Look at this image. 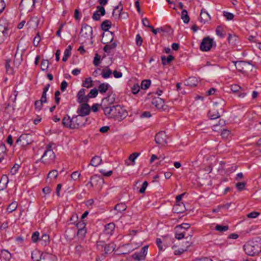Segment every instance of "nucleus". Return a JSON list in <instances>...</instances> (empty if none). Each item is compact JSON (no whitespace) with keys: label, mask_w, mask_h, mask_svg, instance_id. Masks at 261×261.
Masks as SVG:
<instances>
[{"label":"nucleus","mask_w":261,"mask_h":261,"mask_svg":"<svg viewBox=\"0 0 261 261\" xmlns=\"http://www.w3.org/2000/svg\"><path fill=\"white\" fill-rule=\"evenodd\" d=\"M80 176V173H79L78 171H74L71 174V178L74 180H76L79 179Z\"/></svg>","instance_id":"nucleus-59"},{"label":"nucleus","mask_w":261,"mask_h":261,"mask_svg":"<svg viewBox=\"0 0 261 261\" xmlns=\"http://www.w3.org/2000/svg\"><path fill=\"white\" fill-rule=\"evenodd\" d=\"M228 229V226L227 225L222 226V225L217 224L215 226V230L219 231L220 232L226 231Z\"/></svg>","instance_id":"nucleus-46"},{"label":"nucleus","mask_w":261,"mask_h":261,"mask_svg":"<svg viewBox=\"0 0 261 261\" xmlns=\"http://www.w3.org/2000/svg\"><path fill=\"white\" fill-rule=\"evenodd\" d=\"M245 185L246 184L245 182H238L236 184V187L239 191H241L244 189Z\"/></svg>","instance_id":"nucleus-64"},{"label":"nucleus","mask_w":261,"mask_h":261,"mask_svg":"<svg viewBox=\"0 0 261 261\" xmlns=\"http://www.w3.org/2000/svg\"><path fill=\"white\" fill-rule=\"evenodd\" d=\"M6 147L4 144L2 143L0 146V162H1L5 158L7 154Z\"/></svg>","instance_id":"nucleus-29"},{"label":"nucleus","mask_w":261,"mask_h":261,"mask_svg":"<svg viewBox=\"0 0 261 261\" xmlns=\"http://www.w3.org/2000/svg\"><path fill=\"white\" fill-rule=\"evenodd\" d=\"M251 64L246 61H239L235 63V66L238 70L241 72H245L246 69H249Z\"/></svg>","instance_id":"nucleus-13"},{"label":"nucleus","mask_w":261,"mask_h":261,"mask_svg":"<svg viewBox=\"0 0 261 261\" xmlns=\"http://www.w3.org/2000/svg\"><path fill=\"white\" fill-rule=\"evenodd\" d=\"M58 175V171L57 170H53L48 173L47 178L56 179Z\"/></svg>","instance_id":"nucleus-45"},{"label":"nucleus","mask_w":261,"mask_h":261,"mask_svg":"<svg viewBox=\"0 0 261 261\" xmlns=\"http://www.w3.org/2000/svg\"><path fill=\"white\" fill-rule=\"evenodd\" d=\"M230 135V131L228 129H223L221 133V136L224 138H227Z\"/></svg>","instance_id":"nucleus-55"},{"label":"nucleus","mask_w":261,"mask_h":261,"mask_svg":"<svg viewBox=\"0 0 261 261\" xmlns=\"http://www.w3.org/2000/svg\"><path fill=\"white\" fill-rule=\"evenodd\" d=\"M140 153L138 152H134L131 154L128 157V160L131 161L132 165L134 166L135 165V160L139 156Z\"/></svg>","instance_id":"nucleus-38"},{"label":"nucleus","mask_w":261,"mask_h":261,"mask_svg":"<svg viewBox=\"0 0 261 261\" xmlns=\"http://www.w3.org/2000/svg\"><path fill=\"white\" fill-rule=\"evenodd\" d=\"M49 242V237L46 233H42L41 237L38 231L34 232V243H38L42 246H46Z\"/></svg>","instance_id":"nucleus-4"},{"label":"nucleus","mask_w":261,"mask_h":261,"mask_svg":"<svg viewBox=\"0 0 261 261\" xmlns=\"http://www.w3.org/2000/svg\"><path fill=\"white\" fill-rule=\"evenodd\" d=\"M106 13L105 8L102 6H97V10L94 13L92 16V19L94 20H99L100 19V16H103Z\"/></svg>","instance_id":"nucleus-14"},{"label":"nucleus","mask_w":261,"mask_h":261,"mask_svg":"<svg viewBox=\"0 0 261 261\" xmlns=\"http://www.w3.org/2000/svg\"><path fill=\"white\" fill-rule=\"evenodd\" d=\"M174 59V57L172 55H169L167 57L164 56L161 57V60L163 65L169 64Z\"/></svg>","instance_id":"nucleus-27"},{"label":"nucleus","mask_w":261,"mask_h":261,"mask_svg":"<svg viewBox=\"0 0 261 261\" xmlns=\"http://www.w3.org/2000/svg\"><path fill=\"white\" fill-rule=\"evenodd\" d=\"M245 253L250 256H254L261 252V239L256 238L244 245Z\"/></svg>","instance_id":"nucleus-2"},{"label":"nucleus","mask_w":261,"mask_h":261,"mask_svg":"<svg viewBox=\"0 0 261 261\" xmlns=\"http://www.w3.org/2000/svg\"><path fill=\"white\" fill-rule=\"evenodd\" d=\"M225 121L223 119H220L218 123L213 125L212 129L215 132H219L222 129V127L225 125Z\"/></svg>","instance_id":"nucleus-20"},{"label":"nucleus","mask_w":261,"mask_h":261,"mask_svg":"<svg viewBox=\"0 0 261 261\" xmlns=\"http://www.w3.org/2000/svg\"><path fill=\"white\" fill-rule=\"evenodd\" d=\"M109 87L110 85L108 84L102 83L99 85L98 91H99L100 93H105L108 90Z\"/></svg>","instance_id":"nucleus-35"},{"label":"nucleus","mask_w":261,"mask_h":261,"mask_svg":"<svg viewBox=\"0 0 261 261\" xmlns=\"http://www.w3.org/2000/svg\"><path fill=\"white\" fill-rule=\"evenodd\" d=\"M123 10V7L121 4L117 6L113 10V16L115 19H120L121 18V11Z\"/></svg>","instance_id":"nucleus-18"},{"label":"nucleus","mask_w":261,"mask_h":261,"mask_svg":"<svg viewBox=\"0 0 261 261\" xmlns=\"http://www.w3.org/2000/svg\"><path fill=\"white\" fill-rule=\"evenodd\" d=\"M132 261H141L145 259L138 252H136L132 255Z\"/></svg>","instance_id":"nucleus-41"},{"label":"nucleus","mask_w":261,"mask_h":261,"mask_svg":"<svg viewBox=\"0 0 261 261\" xmlns=\"http://www.w3.org/2000/svg\"><path fill=\"white\" fill-rule=\"evenodd\" d=\"M126 209V206L123 203H118L114 207V210L119 213H121L122 212L125 211Z\"/></svg>","instance_id":"nucleus-36"},{"label":"nucleus","mask_w":261,"mask_h":261,"mask_svg":"<svg viewBox=\"0 0 261 261\" xmlns=\"http://www.w3.org/2000/svg\"><path fill=\"white\" fill-rule=\"evenodd\" d=\"M72 47L71 45H69L64 51V56L62 58V61L65 62L67 61L68 57L71 55V51Z\"/></svg>","instance_id":"nucleus-33"},{"label":"nucleus","mask_w":261,"mask_h":261,"mask_svg":"<svg viewBox=\"0 0 261 261\" xmlns=\"http://www.w3.org/2000/svg\"><path fill=\"white\" fill-rule=\"evenodd\" d=\"M213 40L210 37L204 38L200 44V48L202 51H207L210 50L213 45Z\"/></svg>","instance_id":"nucleus-9"},{"label":"nucleus","mask_w":261,"mask_h":261,"mask_svg":"<svg viewBox=\"0 0 261 261\" xmlns=\"http://www.w3.org/2000/svg\"><path fill=\"white\" fill-rule=\"evenodd\" d=\"M17 94H18V92L16 91V90H14L13 92V93L10 96V97H9V101L10 103H11V102L12 103H14V102H15Z\"/></svg>","instance_id":"nucleus-50"},{"label":"nucleus","mask_w":261,"mask_h":261,"mask_svg":"<svg viewBox=\"0 0 261 261\" xmlns=\"http://www.w3.org/2000/svg\"><path fill=\"white\" fill-rule=\"evenodd\" d=\"M112 23L109 20L103 21L101 25V29L105 31H108L111 27Z\"/></svg>","instance_id":"nucleus-30"},{"label":"nucleus","mask_w":261,"mask_h":261,"mask_svg":"<svg viewBox=\"0 0 261 261\" xmlns=\"http://www.w3.org/2000/svg\"><path fill=\"white\" fill-rule=\"evenodd\" d=\"M114 249H115V246L113 244H110L108 245H106L105 247V252L107 253L113 251Z\"/></svg>","instance_id":"nucleus-48"},{"label":"nucleus","mask_w":261,"mask_h":261,"mask_svg":"<svg viewBox=\"0 0 261 261\" xmlns=\"http://www.w3.org/2000/svg\"><path fill=\"white\" fill-rule=\"evenodd\" d=\"M85 89H81L77 94V100L79 103H87L89 101V97L85 95Z\"/></svg>","instance_id":"nucleus-12"},{"label":"nucleus","mask_w":261,"mask_h":261,"mask_svg":"<svg viewBox=\"0 0 261 261\" xmlns=\"http://www.w3.org/2000/svg\"><path fill=\"white\" fill-rule=\"evenodd\" d=\"M198 81L195 77H190L185 82V85L190 87H195L197 86Z\"/></svg>","instance_id":"nucleus-23"},{"label":"nucleus","mask_w":261,"mask_h":261,"mask_svg":"<svg viewBox=\"0 0 261 261\" xmlns=\"http://www.w3.org/2000/svg\"><path fill=\"white\" fill-rule=\"evenodd\" d=\"M92 80L91 77L87 78L83 83V86L90 88L93 86Z\"/></svg>","instance_id":"nucleus-44"},{"label":"nucleus","mask_w":261,"mask_h":261,"mask_svg":"<svg viewBox=\"0 0 261 261\" xmlns=\"http://www.w3.org/2000/svg\"><path fill=\"white\" fill-rule=\"evenodd\" d=\"M114 39V33L108 31L106 34L105 33L102 35V43L107 44L109 42H111Z\"/></svg>","instance_id":"nucleus-15"},{"label":"nucleus","mask_w":261,"mask_h":261,"mask_svg":"<svg viewBox=\"0 0 261 261\" xmlns=\"http://www.w3.org/2000/svg\"><path fill=\"white\" fill-rule=\"evenodd\" d=\"M260 215V213L259 212H251L247 215V217L249 218H257L259 215Z\"/></svg>","instance_id":"nucleus-57"},{"label":"nucleus","mask_w":261,"mask_h":261,"mask_svg":"<svg viewBox=\"0 0 261 261\" xmlns=\"http://www.w3.org/2000/svg\"><path fill=\"white\" fill-rule=\"evenodd\" d=\"M237 40V37L235 35L229 34L228 41L229 44L234 45Z\"/></svg>","instance_id":"nucleus-43"},{"label":"nucleus","mask_w":261,"mask_h":261,"mask_svg":"<svg viewBox=\"0 0 261 261\" xmlns=\"http://www.w3.org/2000/svg\"><path fill=\"white\" fill-rule=\"evenodd\" d=\"M94 182H99L101 184L103 183L104 181L99 176L97 175H94L91 177V181L88 182V185H89L91 187H93L94 186Z\"/></svg>","instance_id":"nucleus-22"},{"label":"nucleus","mask_w":261,"mask_h":261,"mask_svg":"<svg viewBox=\"0 0 261 261\" xmlns=\"http://www.w3.org/2000/svg\"><path fill=\"white\" fill-rule=\"evenodd\" d=\"M112 74V70L108 67L102 69L101 72H100V74L101 75L102 77L104 79H108L110 77Z\"/></svg>","instance_id":"nucleus-25"},{"label":"nucleus","mask_w":261,"mask_h":261,"mask_svg":"<svg viewBox=\"0 0 261 261\" xmlns=\"http://www.w3.org/2000/svg\"><path fill=\"white\" fill-rule=\"evenodd\" d=\"M148 248V246L146 245L142 248L141 251L139 252L142 256L143 257V258L145 259V256L147 253V250Z\"/></svg>","instance_id":"nucleus-53"},{"label":"nucleus","mask_w":261,"mask_h":261,"mask_svg":"<svg viewBox=\"0 0 261 261\" xmlns=\"http://www.w3.org/2000/svg\"><path fill=\"white\" fill-rule=\"evenodd\" d=\"M201 21L205 23V22L210 20V16L207 12L205 9H202L200 13Z\"/></svg>","instance_id":"nucleus-19"},{"label":"nucleus","mask_w":261,"mask_h":261,"mask_svg":"<svg viewBox=\"0 0 261 261\" xmlns=\"http://www.w3.org/2000/svg\"><path fill=\"white\" fill-rule=\"evenodd\" d=\"M216 34L221 38H224L226 34L224 33V29L221 26H218L216 30Z\"/></svg>","instance_id":"nucleus-39"},{"label":"nucleus","mask_w":261,"mask_h":261,"mask_svg":"<svg viewBox=\"0 0 261 261\" xmlns=\"http://www.w3.org/2000/svg\"><path fill=\"white\" fill-rule=\"evenodd\" d=\"M87 121L86 118L80 115L73 116L71 118V124L70 126V129L78 128L83 126Z\"/></svg>","instance_id":"nucleus-5"},{"label":"nucleus","mask_w":261,"mask_h":261,"mask_svg":"<svg viewBox=\"0 0 261 261\" xmlns=\"http://www.w3.org/2000/svg\"><path fill=\"white\" fill-rule=\"evenodd\" d=\"M152 105L158 109H162L164 105V102L162 99L159 97L153 98L151 101Z\"/></svg>","instance_id":"nucleus-17"},{"label":"nucleus","mask_w":261,"mask_h":261,"mask_svg":"<svg viewBox=\"0 0 261 261\" xmlns=\"http://www.w3.org/2000/svg\"><path fill=\"white\" fill-rule=\"evenodd\" d=\"M92 27L86 24L82 25L80 34L82 37L88 38L92 36Z\"/></svg>","instance_id":"nucleus-11"},{"label":"nucleus","mask_w":261,"mask_h":261,"mask_svg":"<svg viewBox=\"0 0 261 261\" xmlns=\"http://www.w3.org/2000/svg\"><path fill=\"white\" fill-rule=\"evenodd\" d=\"M21 61H22L21 56L20 55H18L17 53H16V54L14 56V61H13L14 65L15 67H18L21 64Z\"/></svg>","instance_id":"nucleus-32"},{"label":"nucleus","mask_w":261,"mask_h":261,"mask_svg":"<svg viewBox=\"0 0 261 261\" xmlns=\"http://www.w3.org/2000/svg\"><path fill=\"white\" fill-rule=\"evenodd\" d=\"M98 90L96 89H93L91 90L89 93L88 94V97L89 99L90 98H94L98 94Z\"/></svg>","instance_id":"nucleus-51"},{"label":"nucleus","mask_w":261,"mask_h":261,"mask_svg":"<svg viewBox=\"0 0 261 261\" xmlns=\"http://www.w3.org/2000/svg\"><path fill=\"white\" fill-rule=\"evenodd\" d=\"M86 233V229L85 228H83V227H82L81 228H79L77 234V236L80 238H83L85 234Z\"/></svg>","instance_id":"nucleus-52"},{"label":"nucleus","mask_w":261,"mask_h":261,"mask_svg":"<svg viewBox=\"0 0 261 261\" xmlns=\"http://www.w3.org/2000/svg\"><path fill=\"white\" fill-rule=\"evenodd\" d=\"M102 162V159L100 157L98 156H95L92 158L91 163L89 165V166L91 165L94 167H97L98 165H100Z\"/></svg>","instance_id":"nucleus-21"},{"label":"nucleus","mask_w":261,"mask_h":261,"mask_svg":"<svg viewBox=\"0 0 261 261\" xmlns=\"http://www.w3.org/2000/svg\"><path fill=\"white\" fill-rule=\"evenodd\" d=\"M100 56L96 54L94 57L93 60V64L95 66H97L100 64Z\"/></svg>","instance_id":"nucleus-58"},{"label":"nucleus","mask_w":261,"mask_h":261,"mask_svg":"<svg viewBox=\"0 0 261 261\" xmlns=\"http://www.w3.org/2000/svg\"><path fill=\"white\" fill-rule=\"evenodd\" d=\"M105 100L108 101L110 103H112L115 100V94H111L107 97L105 98Z\"/></svg>","instance_id":"nucleus-56"},{"label":"nucleus","mask_w":261,"mask_h":261,"mask_svg":"<svg viewBox=\"0 0 261 261\" xmlns=\"http://www.w3.org/2000/svg\"><path fill=\"white\" fill-rule=\"evenodd\" d=\"M19 142H21L23 146L31 144L33 142L32 135L31 134L21 135L16 140L17 143Z\"/></svg>","instance_id":"nucleus-8"},{"label":"nucleus","mask_w":261,"mask_h":261,"mask_svg":"<svg viewBox=\"0 0 261 261\" xmlns=\"http://www.w3.org/2000/svg\"><path fill=\"white\" fill-rule=\"evenodd\" d=\"M117 46L116 42H113L108 44V43L103 47V50L107 53H110L112 50L115 49Z\"/></svg>","instance_id":"nucleus-26"},{"label":"nucleus","mask_w":261,"mask_h":261,"mask_svg":"<svg viewBox=\"0 0 261 261\" xmlns=\"http://www.w3.org/2000/svg\"><path fill=\"white\" fill-rule=\"evenodd\" d=\"M167 138L165 133L161 131L156 134L154 140L156 144L164 146L167 143Z\"/></svg>","instance_id":"nucleus-7"},{"label":"nucleus","mask_w":261,"mask_h":261,"mask_svg":"<svg viewBox=\"0 0 261 261\" xmlns=\"http://www.w3.org/2000/svg\"><path fill=\"white\" fill-rule=\"evenodd\" d=\"M174 212L179 214L184 213L186 208L183 202L176 203L173 208Z\"/></svg>","instance_id":"nucleus-16"},{"label":"nucleus","mask_w":261,"mask_h":261,"mask_svg":"<svg viewBox=\"0 0 261 261\" xmlns=\"http://www.w3.org/2000/svg\"><path fill=\"white\" fill-rule=\"evenodd\" d=\"M19 168H20V165L19 164H15L11 169L10 173L12 175H15L17 173V172H18V170Z\"/></svg>","instance_id":"nucleus-49"},{"label":"nucleus","mask_w":261,"mask_h":261,"mask_svg":"<svg viewBox=\"0 0 261 261\" xmlns=\"http://www.w3.org/2000/svg\"><path fill=\"white\" fill-rule=\"evenodd\" d=\"M10 61L7 60L6 63V70L7 74H12L14 72L13 68L10 66L9 64Z\"/></svg>","instance_id":"nucleus-47"},{"label":"nucleus","mask_w":261,"mask_h":261,"mask_svg":"<svg viewBox=\"0 0 261 261\" xmlns=\"http://www.w3.org/2000/svg\"><path fill=\"white\" fill-rule=\"evenodd\" d=\"M223 15L226 17V18L229 20L232 19L234 17V15L232 13L228 12H224Z\"/></svg>","instance_id":"nucleus-62"},{"label":"nucleus","mask_w":261,"mask_h":261,"mask_svg":"<svg viewBox=\"0 0 261 261\" xmlns=\"http://www.w3.org/2000/svg\"><path fill=\"white\" fill-rule=\"evenodd\" d=\"M71 123V118L68 116L64 117L62 120V124L66 127L70 128Z\"/></svg>","instance_id":"nucleus-34"},{"label":"nucleus","mask_w":261,"mask_h":261,"mask_svg":"<svg viewBox=\"0 0 261 261\" xmlns=\"http://www.w3.org/2000/svg\"><path fill=\"white\" fill-rule=\"evenodd\" d=\"M90 112V109L89 105L86 103L82 104L77 109V113L79 115L84 117L88 115Z\"/></svg>","instance_id":"nucleus-10"},{"label":"nucleus","mask_w":261,"mask_h":261,"mask_svg":"<svg viewBox=\"0 0 261 261\" xmlns=\"http://www.w3.org/2000/svg\"><path fill=\"white\" fill-rule=\"evenodd\" d=\"M208 116L211 119L213 120L219 118L220 117V114L218 111V110H215L214 109L209 111Z\"/></svg>","instance_id":"nucleus-24"},{"label":"nucleus","mask_w":261,"mask_h":261,"mask_svg":"<svg viewBox=\"0 0 261 261\" xmlns=\"http://www.w3.org/2000/svg\"><path fill=\"white\" fill-rule=\"evenodd\" d=\"M48 67V60H43L42 61L41 63V68L42 70H45Z\"/></svg>","instance_id":"nucleus-54"},{"label":"nucleus","mask_w":261,"mask_h":261,"mask_svg":"<svg viewBox=\"0 0 261 261\" xmlns=\"http://www.w3.org/2000/svg\"><path fill=\"white\" fill-rule=\"evenodd\" d=\"M231 90L234 92L236 93L239 91L240 90H241V87L238 85H233L231 86Z\"/></svg>","instance_id":"nucleus-60"},{"label":"nucleus","mask_w":261,"mask_h":261,"mask_svg":"<svg viewBox=\"0 0 261 261\" xmlns=\"http://www.w3.org/2000/svg\"><path fill=\"white\" fill-rule=\"evenodd\" d=\"M136 44L138 46H141L143 42V39L139 34H137L136 37Z\"/></svg>","instance_id":"nucleus-61"},{"label":"nucleus","mask_w":261,"mask_h":261,"mask_svg":"<svg viewBox=\"0 0 261 261\" xmlns=\"http://www.w3.org/2000/svg\"><path fill=\"white\" fill-rule=\"evenodd\" d=\"M17 207V203L13 202L10 204L7 207V211L8 213H12L14 211Z\"/></svg>","instance_id":"nucleus-40"},{"label":"nucleus","mask_w":261,"mask_h":261,"mask_svg":"<svg viewBox=\"0 0 261 261\" xmlns=\"http://www.w3.org/2000/svg\"><path fill=\"white\" fill-rule=\"evenodd\" d=\"M105 115L109 118H119L125 117L127 114L126 111L120 106H112L103 108Z\"/></svg>","instance_id":"nucleus-1"},{"label":"nucleus","mask_w":261,"mask_h":261,"mask_svg":"<svg viewBox=\"0 0 261 261\" xmlns=\"http://www.w3.org/2000/svg\"><path fill=\"white\" fill-rule=\"evenodd\" d=\"M115 224L113 223H110L105 226V231L108 234H112V232L115 229Z\"/></svg>","instance_id":"nucleus-31"},{"label":"nucleus","mask_w":261,"mask_h":261,"mask_svg":"<svg viewBox=\"0 0 261 261\" xmlns=\"http://www.w3.org/2000/svg\"><path fill=\"white\" fill-rule=\"evenodd\" d=\"M8 34V24L4 21H0V43L7 38Z\"/></svg>","instance_id":"nucleus-6"},{"label":"nucleus","mask_w":261,"mask_h":261,"mask_svg":"<svg viewBox=\"0 0 261 261\" xmlns=\"http://www.w3.org/2000/svg\"><path fill=\"white\" fill-rule=\"evenodd\" d=\"M53 144H49L47 146V149L42 155V162L46 164H50L54 162L56 155L51 149Z\"/></svg>","instance_id":"nucleus-3"},{"label":"nucleus","mask_w":261,"mask_h":261,"mask_svg":"<svg viewBox=\"0 0 261 261\" xmlns=\"http://www.w3.org/2000/svg\"><path fill=\"white\" fill-rule=\"evenodd\" d=\"M132 92L134 94H136L140 91V86L138 84H136L132 88Z\"/></svg>","instance_id":"nucleus-63"},{"label":"nucleus","mask_w":261,"mask_h":261,"mask_svg":"<svg viewBox=\"0 0 261 261\" xmlns=\"http://www.w3.org/2000/svg\"><path fill=\"white\" fill-rule=\"evenodd\" d=\"M1 258L6 260H9L11 258V254L6 249H3L1 251Z\"/></svg>","instance_id":"nucleus-28"},{"label":"nucleus","mask_w":261,"mask_h":261,"mask_svg":"<svg viewBox=\"0 0 261 261\" xmlns=\"http://www.w3.org/2000/svg\"><path fill=\"white\" fill-rule=\"evenodd\" d=\"M181 18L185 23H187L189 22L190 18L188 15V12L186 10H183L181 12Z\"/></svg>","instance_id":"nucleus-37"},{"label":"nucleus","mask_w":261,"mask_h":261,"mask_svg":"<svg viewBox=\"0 0 261 261\" xmlns=\"http://www.w3.org/2000/svg\"><path fill=\"white\" fill-rule=\"evenodd\" d=\"M151 84V81L149 80H143L141 84V87L142 89L146 90L149 88Z\"/></svg>","instance_id":"nucleus-42"}]
</instances>
